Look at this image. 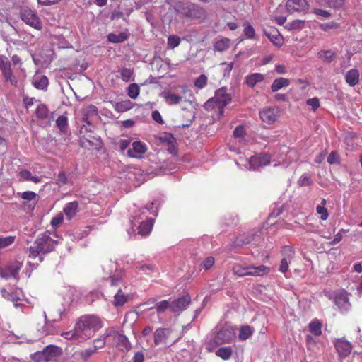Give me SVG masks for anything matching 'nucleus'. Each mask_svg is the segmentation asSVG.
I'll return each mask as SVG.
<instances>
[{"label":"nucleus","instance_id":"nucleus-1","mask_svg":"<svg viewBox=\"0 0 362 362\" xmlns=\"http://www.w3.org/2000/svg\"><path fill=\"white\" fill-rule=\"evenodd\" d=\"M102 326V321L97 316L84 315L81 317L76 322V330L81 338L88 339L93 333L99 330Z\"/></svg>","mask_w":362,"mask_h":362},{"label":"nucleus","instance_id":"nucleus-2","mask_svg":"<svg viewBox=\"0 0 362 362\" xmlns=\"http://www.w3.org/2000/svg\"><path fill=\"white\" fill-rule=\"evenodd\" d=\"M60 243V239L54 240L48 234V231L37 238L29 248V257L35 258L41 253H48L52 251L57 245Z\"/></svg>","mask_w":362,"mask_h":362},{"label":"nucleus","instance_id":"nucleus-3","mask_svg":"<svg viewBox=\"0 0 362 362\" xmlns=\"http://www.w3.org/2000/svg\"><path fill=\"white\" fill-rule=\"evenodd\" d=\"M231 100V95L227 92V88L226 87H221L216 91L215 95L213 98H211L205 103L204 107L206 110L218 108V115H222L223 114L224 107L228 105Z\"/></svg>","mask_w":362,"mask_h":362},{"label":"nucleus","instance_id":"nucleus-4","mask_svg":"<svg viewBox=\"0 0 362 362\" xmlns=\"http://www.w3.org/2000/svg\"><path fill=\"white\" fill-rule=\"evenodd\" d=\"M146 209L148 210V209L145 207L141 211H139V214H136L133 217V220L130 221L131 230H128L129 235H131L132 233H134V227L136 226L137 223L139 224L137 226L138 234L141 235H146L151 232L153 227V220L151 218H148L146 221L143 220V216H146Z\"/></svg>","mask_w":362,"mask_h":362},{"label":"nucleus","instance_id":"nucleus-5","mask_svg":"<svg viewBox=\"0 0 362 362\" xmlns=\"http://www.w3.org/2000/svg\"><path fill=\"white\" fill-rule=\"evenodd\" d=\"M324 295L329 299L332 300L337 309L342 313H346L351 309L349 293L345 291L337 293H332L329 291H324Z\"/></svg>","mask_w":362,"mask_h":362},{"label":"nucleus","instance_id":"nucleus-6","mask_svg":"<svg viewBox=\"0 0 362 362\" xmlns=\"http://www.w3.org/2000/svg\"><path fill=\"white\" fill-rule=\"evenodd\" d=\"M102 267L104 273L108 275V278L110 279L111 287H116L122 282V279H124L123 272L118 270L116 262L111 260L106 261L103 263Z\"/></svg>","mask_w":362,"mask_h":362},{"label":"nucleus","instance_id":"nucleus-7","mask_svg":"<svg viewBox=\"0 0 362 362\" xmlns=\"http://www.w3.org/2000/svg\"><path fill=\"white\" fill-rule=\"evenodd\" d=\"M180 10L182 16L199 21H203L206 16V13L202 7L192 3L182 4Z\"/></svg>","mask_w":362,"mask_h":362},{"label":"nucleus","instance_id":"nucleus-8","mask_svg":"<svg viewBox=\"0 0 362 362\" xmlns=\"http://www.w3.org/2000/svg\"><path fill=\"white\" fill-rule=\"evenodd\" d=\"M236 327L226 324L217 332L214 338V342L216 344L232 342L236 337Z\"/></svg>","mask_w":362,"mask_h":362},{"label":"nucleus","instance_id":"nucleus-9","mask_svg":"<svg viewBox=\"0 0 362 362\" xmlns=\"http://www.w3.org/2000/svg\"><path fill=\"white\" fill-rule=\"evenodd\" d=\"M20 16L22 21L27 25L37 30H42V21L35 11L29 8H23L21 10Z\"/></svg>","mask_w":362,"mask_h":362},{"label":"nucleus","instance_id":"nucleus-10","mask_svg":"<svg viewBox=\"0 0 362 362\" xmlns=\"http://www.w3.org/2000/svg\"><path fill=\"white\" fill-rule=\"evenodd\" d=\"M106 337H110L115 346L122 351H128L131 349L132 345L128 338L123 334L115 330L110 329L106 331Z\"/></svg>","mask_w":362,"mask_h":362},{"label":"nucleus","instance_id":"nucleus-11","mask_svg":"<svg viewBox=\"0 0 362 362\" xmlns=\"http://www.w3.org/2000/svg\"><path fill=\"white\" fill-rule=\"evenodd\" d=\"M112 288L116 289V292L114 295V300L112 301V304L114 306H122L129 300V289L128 286L126 285V284L124 282V279H122V282L120 283L119 286Z\"/></svg>","mask_w":362,"mask_h":362},{"label":"nucleus","instance_id":"nucleus-12","mask_svg":"<svg viewBox=\"0 0 362 362\" xmlns=\"http://www.w3.org/2000/svg\"><path fill=\"white\" fill-rule=\"evenodd\" d=\"M187 91V87L182 88V93L177 94L172 90H164L161 93L160 95L164 99L165 102L169 105H175L181 103L182 102H189L185 97V94Z\"/></svg>","mask_w":362,"mask_h":362},{"label":"nucleus","instance_id":"nucleus-13","mask_svg":"<svg viewBox=\"0 0 362 362\" xmlns=\"http://www.w3.org/2000/svg\"><path fill=\"white\" fill-rule=\"evenodd\" d=\"M280 112L278 107H266L259 110V115L264 123L272 124L278 120Z\"/></svg>","mask_w":362,"mask_h":362},{"label":"nucleus","instance_id":"nucleus-14","mask_svg":"<svg viewBox=\"0 0 362 362\" xmlns=\"http://www.w3.org/2000/svg\"><path fill=\"white\" fill-rule=\"evenodd\" d=\"M190 303L191 297L187 293L182 297L171 300V312L180 314L185 310Z\"/></svg>","mask_w":362,"mask_h":362},{"label":"nucleus","instance_id":"nucleus-15","mask_svg":"<svg viewBox=\"0 0 362 362\" xmlns=\"http://www.w3.org/2000/svg\"><path fill=\"white\" fill-rule=\"evenodd\" d=\"M271 157L268 153H260L250 156V170H257L270 163Z\"/></svg>","mask_w":362,"mask_h":362},{"label":"nucleus","instance_id":"nucleus-16","mask_svg":"<svg viewBox=\"0 0 362 362\" xmlns=\"http://www.w3.org/2000/svg\"><path fill=\"white\" fill-rule=\"evenodd\" d=\"M0 70L6 81H10L16 85V81L14 79L13 72L11 69V62L4 55H0Z\"/></svg>","mask_w":362,"mask_h":362},{"label":"nucleus","instance_id":"nucleus-17","mask_svg":"<svg viewBox=\"0 0 362 362\" xmlns=\"http://www.w3.org/2000/svg\"><path fill=\"white\" fill-rule=\"evenodd\" d=\"M286 8L290 13L295 12L306 13L308 11L309 5L306 0H287Z\"/></svg>","mask_w":362,"mask_h":362},{"label":"nucleus","instance_id":"nucleus-18","mask_svg":"<svg viewBox=\"0 0 362 362\" xmlns=\"http://www.w3.org/2000/svg\"><path fill=\"white\" fill-rule=\"evenodd\" d=\"M147 146L144 143L140 141H135L132 142L131 148L128 149L127 155L131 158H141L147 151Z\"/></svg>","mask_w":362,"mask_h":362},{"label":"nucleus","instance_id":"nucleus-19","mask_svg":"<svg viewBox=\"0 0 362 362\" xmlns=\"http://www.w3.org/2000/svg\"><path fill=\"white\" fill-rule=\"evenodd\" d=\"M334 344L341 358L346 357L351 351L352 346L351 343L344 339H336Z\"/></svg>","mask_w":362,"mask_h":362},{"label":"nucleus","instance_id":"nucleus-20","mask_svg":"<svg viewBox=\"0 0 362 362\" xmlns=\"http://www.w3.org/2000/svg\"><path fill=\"white\" fill-rule=\"evenodd\" d=\"M42 351L45 357L46 362H53L56 361V359L62 354V351L60 347L52 344L45 346L42 349Z\"/></svg>","mask_w":362,"mask_h":362},{"label":"nucleus","instance_id":"nucleus-21","mask_svg":"<svg viewBox=\"0 0 362 362\" xmlns=\"http://www.w3.org/2000/svg\"><path fill=\"white\" fill-rule=\"evenodd\" d=\"M170 334V330L166 328H158L154 332V343L158 346L165 343Z\"/></svg>","mask_w":362,"mask_h":362},{"label":"nucleus","instance_id":"nucleus-22","mask_svg":"<svg viewBox=\"0 0 362 362\" xmlns=\"http://www.w3.org/2000/svg\"><path fill=\"white\" fill-rule=\"evenodd\" d=\"M359 71L357 69H351L345 74V81L349 86L354 87L359 82Z\"/></svg>","mask_w":362,"mask_h":362},{"label":"nucleus","instance_id":"nucleus-23","mask_svg":"<svg viewBox=\"0 0 362 362\" xmlns=\"http://www.w3.org/2000/svg\"><path fill=\"white\" fill-rule=\"evenodd\" d=\"M59 317L58 319L54 318L52 320H49L47 319L46 312L43 313V316L45 317V326H44V328H43L44 329L42 332L44 333H45L46 334H53L57 332L56 328L52 325V324L54 322L61 320L62 312L59 311Z\"/></svg>","mask_w":362,"mask_h":362},{"label":"nucleus","instance_id":"nucleus-24","mask_svg":"<svg viewBox=\"0 0 362 362\" xmlns=\"http://www.w3.org/2000/svg\"><path fill=\"white\" fill-rule=\"evenodd\" d=\"M231 46V40L227 37H222L214 44V52H223Z\"/></svg>","mask_w":362,"mask_h":362},{"label":"nucleus","instance_id":"nucleus-25","mask_svg":"<svg viewBox=\"0 0 362 362\" xmlns=\"http://www.w3.org/2000/svg\"><path fill=\"white\" fill-rule=\"evenodd\" d=\"M35 115L40 119H46L49 118L50 119H54V112L49 113L47 107L44 104H40L37 107L35 110Z\"/></svg>","mask_w":362,"mask_h":362},{"label":"nucleus","instance_id":"nucleus-26","mask_svg":"<svg viewBox=\"0 0 362 362\" xmlns=\"http://www.w3.org/2000/svg\"><path fill=\"white\" fill-rule=\"evenodd\" d=\"M78 203L76 201L68 203L64 208V213L68 220H71L77 213Z\"/></svg>","mask_w":362,"mask_h":362},{"label":"nucleus","instance_id":"nucleus-27","mask_svg":"<svg viewBox=\"0 0 362 362\" xmlns=\"http://www.w3.org/2000/svg\"><path fill=\"white\" fill-rule=\"evenodd\" d=\"M265 34L276 47H280L283 45V37L277 30H272L270 33L265 32Z\"/></svg>","mask_w":362,"mask_h":362},{"label":"nucleus","instance_id":"nucleus-28","mask_svg":"<svg viewBox=\"0 0 362 362\" xmlns=\"http://www.w3.org/2000/svg\"><path fill=\"white\" fill-rule=\"evenodd\" d=\"M290 85V81L285 78H278L274 80L271 85V90L276 92L284 87H287Z\"/></svg>","mask_w":362,"mask_h":362},{"label":"nucleus","instance_id":"nucleus-29","mask_svg":"<svg viewBox=\"0 0 362 362\" xmlns=\"http://www.w3.org/2000/svg\"><path fill=\"white\" fill-rule=\"evenodd\" d=\"M308 328L310 332L316 337L322 334V323L317 319L312 320L308 325Z\"/></svg>","mask_w":362,"mask_h":362},{"label":"nucleus","instance_id":"nucleus-30","mask_svg":"<svg viewBox=\"0 0 362 362\" xmlns=\"http://www.w3.org/2000/svg\"><path fill=\"white\" fill-rule=\"evenodd\" d=\"M215 354L218 357L226 361L231 357L233 349L230 346L221 347L216 351Z\"/></svg>","mask_w":362,"mask_h":362},{"label":"nucleus","instance_id":"nucleus-31","mask_svg":"<svg viewBox=\"0 0 362 362\" xmlns=\"http://www.w3.org/2000/svg\"><path fill=\"white\" fill-rule=\"evenodd\" d=\"M22 267V263L20 262H15L7 267V270L9 272L12 277L16 280L19 279V271Z\"/></svg>","mask_w":362,"mask_h":362},{"label":"nucleus","instance_id":"nucleus-32","mask_svg":"<svg viewBox=\"0 0 362 362\" xmlns=\"http://www.w3.org/2000/svg\"><path fill=\"white\" fill-rule=\"evenodd\" d=\"M269 270V268L264 265L257 267L250 266V276H262L267 274Z\"/></svg>","mask_w":362,"mask_h":362},{"label":"nucleus","instance_id":"nucleus-33","mask_svg":"<svg viewBox=\"0 0 362 362\" xmlns=\"http://www.w3.org/2000/svg\"><path fill=\"white\" fill-rule=\"evenodd\" d=\"M283 206H276L272 211L269 214L268 216L267 221L264 224V228H268L269 226L273 225L274 223L272 222L270 223V221L274 218L279 216L282 212H283Z\"/></svg>","mask_w":362,"mask_h":362},{"label":"nucleus","instance_id":"nucleus-34","mask_svg":"<svg viewBox=\"0 0 362 362\" xmlns=\"http://www.w3.org/2000/svg\"><path fill=\"white\" fill-rule=\"evenodd\" d=\"M48 84V78L44 75L35 79L33 82V85L34 86V87L40 90H46Z\"/></svg>","mask_w":362,"mask_h":362},{"label":"nucleus","instance_id":"nucleus-35","mask_svg":"<svg viewBox=\"0 0 362 362\" xmlns=\"http://www.w3.org/2000/svg\"><path fill=\"white\" fill-rule=\"evenodd\" d=\"M171 301L163 300L156 303L154 308L158 313H163L168 309L171 311Z\"/></svg>","mask_w":362,"mask_h":362},{"label":"nucleus","instance_id":"nucleus-36","mask_svg":"<svg viewBox=\"0 0 362 362\" xmlns=\"http://www.w3.org/2000/svg\"><path fill=\"white\" fill-rule=\"evenodd\" d=\"M56 125L60 132L64 134L68 128V119L65 115H60L56 120Z\"/></svg>","mask_w":362,"mask_h":362},{"label":"nucleus","instance_id":"nucleus-37","mask_svg":"<svg viewBox=\"0 0 362 362\" xmlns=\"http://www.w3.org/2000/svg\"><path fill=\"white\" fill-rule=\"evenodd\" d=\"M317 55L319 58L327 62H331L335 57V53L332 50H321Z\"/></svg>","mask_w":362,"mask_h":362},{"label":"nucleus","instance_id":"nucleus-38","mask_svg":"<svg viewBox=\"0 0 362 362\" xmlns=\"http://www.w3.org/2000/svg\"><path fill=\"white\" fill-rule=\"evenodd\" d=\"M121 78L124 82H129L133 79V69L129 68H122L119 70Z\"/></svg>","mask_w":362,"mask_h":362},{"label":"nucleus","instance_id":"nucleus-39","mask_svg":"<svg viewBox=\"0 0 362 362\" xmlns=\"http://www.w3.org/2000/svg\"><path fill=\"white\" fill-rule=\"evenodd\" d=\"M127 38V35L124 33H121L119 35L114 33H110L107 35V39L110 42L119 43L124 42Z\"/></svg>","mask_w":362,"mask_h":362},{"label":"nucleus","instance_id":"nucleus-40","mask_svg":"<svg viewBox=\"0 0 362 362\" xmlns=\"http://www.w3.org/2000/svg\"><path fill=\"white\" fill-rule=\"evenodd\" d=\"M281 254L283 258H287L288 259H292L294 257L295 250L293 247L290 245H284L281 250Z\"/></svg>","mask_w":362,"mask_h":362},{"label":"nucleus","instance_id":"nucleus-41","mask_svg":"<svg viewBox=\"0 0 362 362\" xmlns=\"http://www.w3.org/2000/svg\"><path fill=\"white\" fill-rule=\"evenodd\" d=\"M233 273L238 276H244L249 274V268L247 267H243L240 264H235L233 269Z\"/></svg>","mask_w":362,"mask_h":362},{"label":"nucleus","instance_id":"nucleus-42","mask_svg":"<svg viewBox=\"0 0 362 362\" xmlns=\"http://www.w3.org/2000/svg\"><path fill=\"white\" fill-rule=\"evenodd\" d=\"M114 107L115 110L117 112H124L132 108L131 104L129 101L116 103Z\"/></svg>","mask_w":362,"mask_h":362},{"label":"nucleus","instance_id":"nucleus-43","mask_svg":"<svg viewBox=\"0 0 362 362\" xmlns=\"http://www.w3.org/2000/svg\"><path fill=\"white\" fill-rule=\"evenodd\" d=\"M319 28L322 30L327 32L330 30L338 29L339 28V24L334 21H330L320 24Z\"/></svg>","mask_w":362,"mask_h":362},{"label":"nucleus","instance_id":"nucleus-44","mask_svg":"<svg viewBox=\"0 0 362 362\" xmlns=\"http://www.w3.org/2000/svg\"><path fill=\"white\" fill-rule=\"evenodd\" d=\"M15 236H0V249L6 248L12 245L15 241Z\"/></svg>","mask_w":362,"mask_h":362},{"label":"nucleus","instance_id":"nucleus-45","mask_svg":"<svg viewBox=\"0 0 362 362\" xmlns=\"http://www.w3.org/2000/svg\"><path fill=\"white\" fill-rule=\"evenodd\" d=\"M139 91V87L136 83H132L127 88V94L132 99L137 98Z\"/></svg>","mask_w":362,"mask_h":362},{"label":"nucleus","instance_id":"nucleus-46","mask_svg":"<svg viewBox=\"0 0 362 362\" xmlns=\"http://www.w3.org/2000/svg\"><path fill=\"white\" fill-rule=\"evenodd\" d=\"M0 291L2 297L6 299L7 300H10L15 303L19 300V298L17 297L14 293H10L7 291L6 288H1Z\"/></svg>","mask_w":362,"mask_h":362},{"label":"nucleus","instance_id":"nucleus-47","mask_svg":"<svg viewBox=\"0 0 362 362\" xmlns=\"http://www.w3.org/2000/svg\"><path fill=\"white\" fill-rule=\"evenodd\" d=\"M180 43V38L175 35H171L168 37V47L170 49H174L177 47Z\"/></svg>","mask_w":362,"mask_h":362},{"label":"nucleus","instance_id":"nucleus-48","mask_svg":"<svg viewBox=\"0 0 362 362\" xmlns=\"http://www.w3.org/2000/svg\"><path fill=\"white\" fill-rule=\"evenodd\" d=\"M313 184V180L307 174H303L298 180V185L300 187L310 186Z\"/></svg>","mask_w":362,"mask_h":362},{"label":"nucleus","instance_id":"nucleus-49","mask_svg":"<svg viewBox=\"0 0 362 362\" xmlns=\"http://www.w3.org/2000/svg\"><path fill=\"white\" fill-rule=\"evenodd\" d=\"M109 339H110V337H106V332H105V334H103V336L94 340L93 349H95V351H97V349L103 347L105 344V340Z\"/></svg>","mask_w":362,"mask_h":362},{"label":"nucleus","instance_id":"nucleus-50","mask_svg":"<svg viewBox=\"0 0 362 362\" xmlns=\"http://www.w3.org/2000/svg\"><path fill=\"white\" fill-rule=\"evenodd\" d=\"M249 338V326L243 325L239 329L238 339L240 341L246 340Z\"/></svg>","mask_w":362,"mask_h":362},{"label":"nucleus","instance_id":"nucleus-51","mask_svg":"<svg viewBox=\"0 0 362 362\" xmlns=\"http://www.w3.org/2000/svg\"><path fill=\"white\" fill-rule=\"evenodd\" d=\"M207 83V77L204 74L200 75L194 81V86L198 89L203 88Z\"/></svg>","mask_w":362,"mask_h":362},{"label":"nucleus","instance_id":"nucleus-52","mask_svg":"<svg viewBox=\"0 0 362 362\" xmlns=\"http://www.w3.org/2000/svg\"><path fill=\"white\" fill-rule=\"evenodd\" d=\"M158 139L160 141V142L166 143L168 144H173V142L175 141V138L173 137V136L171 134L168 133L161 134L159 136Z\"/></svg>","mask_w":362,"mask_h":362},{"label":"nucleus","instance_id":"nucleus-53","mask_svg":"<svg viewBox=\"0 0 362 362\" xmlns=\"http://www.w3.org/2000/svg\"><path fill=\"white\" fill-rule=\"evenodd\" d=\"M326 5L330 8H341L344 3V0H324Z\"/></svg>","mask_w":362,"mask_h":362},{"label":"nucleus","instance_id":"nucleus-54","mask_svg":"<svg viewBox=\"0 0 362 362\" xmlns=\"http://www.w3.org/2000/svg\"><path fill=\"white\" fill-rule=\"evenodd\" d=\"M30 358L35 362H46L42 350L32 354Z\"/></svg>","mask_w":362,"mask_h":362},{"label":"nucleus","instance_id":"nucleus-55","mask_svg":"<svg viewBox=\"0 0 362 362\" xmlns=\"http://www.w3.org/2000/svg\"><path fill=\"white\" fill-rule=\"evenodd\" d=\"M21 197L26 201H36L37 194L33 191H25L21 194Z\"/></svg>","mask_w":362,"mask_h":362},{"label":"nucleus","instance_id":"nucleus-56","mask_svg":"<svg viewBox=\"0 0 362 362\" xmlns=\"http://www.w3.org/2000/svg\"><path fill=\"white\" fill-rule=\"evenodd\" d=\"M339 156L336 151H332L327 157V163L330 165L339 163Z\"/></svg>","mask_w":362,"mask_h":362},{"label":"nucleus","instance_id":"nucleus-57","mask_svg":"<svg viewBox=\"0 0 362 362\" xmlns=\"http://www.w3.org/2000/svg\"><path fill=\"white\" fill-rule=\"evenodd\" d=\"M291 259H288L287 258H282L280 262L279 271L283 274H285L288 272L289 268Z\"/></svg>","mask_w":362,"mask_h":362},{"label":"nucleus","instance_id":"nucleus-58","mask_svg":"<svg viewBox=\"0 0 362 362\" xmlns=\"http://www.w3.org/2000/svg\"><path fill=\"white\" fill-rule=\"evenodd\" d=\"M235 163L242 169L246 170L249 166V160L243 156H240L239 158L236 160Z\"/></svg>","mask_w":362,"mask_h":362},{"label":"nucleus","instance_id":"nucleus-59","mask_svg":"<svg viewBox=\"0 0 362 362\" xmlns=\"http://www.w3.org/2000/svg\"><path fill=\"white\" fill-rule=\"evenodd\" d=\"M349 230L345 229H341L339 232L334 235L333 240L330 242V245H334L339 243L343 238V235L347 233Z\"/></svg>","mask_w":362,"mask_h":362},{"label":"nucleus","instance_id":"nucleus-60","mask_svg":"<svg viewBox=\"0 0 362 362\" xmlns=\"http://www.w3.org/2000/svg\"><path fill=\"white\" fill-rule=\"evenodd\" d=\"M95 349L89 348L79 353L80 357L83 360H88L94 353H95Z\"/></svg>","mask_w":362,"mask_h":362},{"label":"nucleus","instance_id":"nucleus-61","mask_svg":"<svg viewBox=\"0 0 362 362\" xmlns=\"http://www.w3.org/2000/svg\"><path fill=\"white\" fill-rule=\"evenodd\" d=\"M317 213L320 215V218L322 221H325L328 218L329 214L327 209L323 206H317L316 207Z\"/></svg>","mask_w":362,"mask_h":362},{"label":"nucleus","instance_id":"nucleus-62","mask_svg":"<svg viewBox=\"0 0 362 362\" xmlns=\"http://www.w3.org/2000/svg\"><path fill=\"white\" fill-rule=\"evenodd\" d=\"M64 219L63 214L62 213L57 214L55 217L52 218L51 220V225L54 228H57L59 227Z\"/></svg>","mask_w":362,"mask_h":362},{"label":"nucleus","instance_id":"nucleus-63","mask_svg":"<svg viewBox=\"0 0 362 362\" xmlns=\"http://www.w3.org/2000/svg\"><path fill=\"white\" fill-rule=\"evenodd\" d=\"M245 135V129L243 125L238 126L233 131V136L236 139H242Z\"/></svg>","mask_w":362,"mask_h":362},{"label":"nucleus","instance_id":"nucleus-64","mask_svg":"<svg viewBox=\"0 0 362 362\" xmlns=\"http://www.w3.org/2000/svg\"><path fill=\"white\" fill-rule=\"evenodd\" d=\"M308 105L312 107V110L315 111L320 107V101L319 99L316 97L310 98L306 102Z\"/></svg>","mask_w":362,"mask_h":362}]
</instances>
